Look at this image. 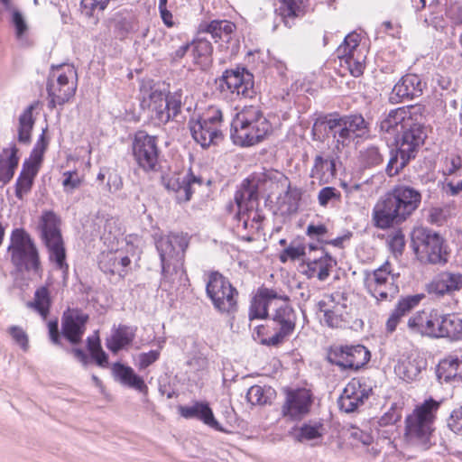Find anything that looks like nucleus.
Masks as SVG:
<instances>
[{"mask_svg": "<svg viewBox=\"0 0 462 462\" xmlns=\"http://www.w3.org/2000/svg\"><path fill=\"white\" fill-rule=\"evenodd\" d=\"M162 185L169 191L175 194L176 200L179 203L188 202L190 200L193 190V185H202V179L195 176L191 170L185 175L174 174L171 177L162 179Z\"/></svg>", "mask_w": 462, "mask_h": 462, "instance_id": "a211bd4d", "label": "nucleus"}, {"mask_svg": "<svg viewBox=\"0 0 462 462\" xmlns=\"http://www.w3.org/2000/svg\"><path fill=\"white\" fill-rule=\"evenodd\" d=\"M46 131H47V128L42 130V133L39 136V138L31 152V155H30L31 158H33L40 162L43 161V155H44V152L47 150L48 144H49V141L45 135Z\"/></svg>", "mask_w": 462, "mask_h": 462, "instance_id": "680f3d73", "label": "nucleus"}, {"mask_svg": "<svg viewBox=\"0 0 462 462\" xmlns=\"http://www.w3.org/2000/svg\"><path fill=\"white\" fill-rule=\"evenodd\" d=\"M371 357L369 350L363 345L332 346L328 351V361L342 370H358L366 365Z\"/></svg>", "mask_w": 462, "mask_h": 462, "instance_id": "9b49d317", "label": "nucleus"}, {"mask_svg": "<svg viewBox=\"0 0 462 462\" xmlns=\"http://www.w3.org/2000/svg\"><path fill=\"white\" fill-rule=\"evenodd\" d=\"M269 122V120L263 116V111L254 106H245L244 109L236 115V117L233 120L231 126H238L241 125H259L260 122Z\"/></svg>", "mask_w": 462, "mask_h": 462, "instance_id": "c03bdc74", "label": "nucleus"}, {"mask_svg": "<svg viewBox=\"0 0 462 462\" xmlns=\"http://www.w3.org/2000/svg\"><path fill=\"white\" fill-rule=\"evenodd\" d=\"M423 110L424 107L420 106L409 107V117L403 123L401 136L396 141L406 158L414 160L427 138Z\"/></svg>", "mask_w": 462, "mask_h": 462, "instance_id": "423d86ee", "label": "nucleus"}, {"mask_svg": "<svg viewBox=\"0 0 462 462\" xmlns=\"http://www.w3.org/2000/svg\"><path fill=\"white\" fill-rule=\"evenodd\" d=\"M342 128L339 131L338 144L347 146L354 139L363 138L368 132V123L361 114L341 116Z\"/></svg>", "mask_w": 462, "mask_h": 462, "instance_id": "aec40b11", "label": "nucleus"}, {"mask_svg": "<svg viewBox=\"0 0 462 462\" xmlns=\"http://www.w3.org/2000/svg\"><path fill=\"white\" fill-rule=\"evenodd\" d=\"M235 28V23L226 20H213L210 23H201L199 26L200 34H210L216 42H228Z\"/></svg>", "mask_w": 462, "mask_h": 462, "instance_id": "2f4dec72", "label": "nucleus"}, {"mask_svg": "<svg viewBox=\"0 0 462 462\" xmlns=\"http://www.w3.org/2000/svg\"><path fill=\"white\" fill-rule=\"evenodd\" d=\"M320 250L321 255L311 257V260H315L317 263L315 265L319 271L317 273L318 280L323 282L330 275L331 269L337 265V261L326 252L324 247H320Z\"/></svg>", "mask_w": 462, "mask_h": 462, "instance_id": "de8ad7c7", "label": "nucleus"}, {"mask_svg": "<svg viewBox=\"0 0 462 462\" xmlns=\"http://www.w3.org/2000/svg\"><path fill=\"white\" fill-rule=\"evenodd\" d=\"M281 303H275V308L268 319L272 322L273 335L267 337L269 326L260 325L254 328V334L263 346L279 347L281 346L295 331L297 314L290 304V297L282 295L279 299Z\"/></svg>", "mask_w": 462, "mask_h": 462, "instance_id": "f03ea898", "label": "nucleus"}, {"mask_svg": "<svg viewBox=\"0 0 462 462\" xmlns=\"http://www.w3.org/2000/svg\"><path fill=\"white\" fill-rule=\"evenodd\" d=\"M7 252L17 273H32L40 278L42 276L43 268L38 248L25 229L14 228L12 231Z\"/></svg>", "mask_w": 462, "mask_h": 462, "instance_id": "7ed1b4c3", "label": "nucleus"}, {"mask_svg": "<svg viewBox=\"0 0 462 462\" xmlns=\"http://www.w3.org/2000/svg\"><path fill=\"white\" fill-rule=\"evenodd\" d=\"M305 246L304 245H297L294 246L293 245H290L288 247H286L282 254H280V261L282 263H286L288 259L291 260H297L301 256L305 255Z\"/></svg>", "mask_w": 462, "mask_h": 462, "instance_id": "e2e57ef3", "label": "nucleus"}, {"mask_svg": "<svg viewBox=\"0 0 462 462\" xmlns=\"http://www.w3.org/2000/svg\"><path fill=\"white\" fill-rule=\"evenodd\" d=\"M42 162L37 161L33 158L26 159L22 167V171L19 175L27 176L32 180L37 176L41 164Z\"/></svg>", "mask_w": 462, "mask_h": 462, "instance_id": "69168bd1", "label": "nucleus"}, {"mask_svg": "<svg viewBox=\"0 0 462 462\" xmlns=\"http://www.w3.org/2000/svg\"><path fill=\"white\" fill-rule=\"evenodd\" d=\"M282 414L291 420H300L309 414L313 403V394L306 388L286 389Z\"/></svg>", "mask_w": 462, "mask_h": 462, "instance_id": "ddd939ff", "label": "nucleus"}, {"mask_svg": "<svg viewBox=\"0 0 462 462\" xmlns=\"http://www.w3.org/2000/svg\"><path fill=\"white\" fill-rule=\"evenodd\" d=\"M274 391L271 387L258 384L251 386L246 393V400L252 405H265L271 403Z\"/></svg>", "mask_w": 462, "mask_h": 462, "instance_id": "49530a36", "label": "nucleus"}, {"mask_svg": "<svg viewBox=\"0 0 462 462\" xmlns=\"http://www.w3.org/2000/svg\"><path fill=\"white\" fill-rule=\"evenodd\" d=\"M47 93L49 97L48 107L53 109L57 105L63 106L67 103L74 95L76 91L75 86L61 87L55 85V83L49 79L47 82Z\"/></svg>", "mask_w": 462, "mask_h": 462, "instance_id": "4c0bfd02", "label": "nucleus"}, {"mask_svg": "<svg viewBox=\"0 0 462 462\" xmlns=\"http://www.w3.org/2000/svg\"><path fill=\"white\" fill-rule=\"evenodd\" d=\"M60 220L53 211H45L41 217L40 229L43 243L61 239Z\"/></svg>", "mask_w": 462, "mask_h": 462, "instance_id": "f704fd0d", "label": "nucleus"}, {"mask_svg": "<svg viewBox=\"0 0 462 462\" xmlns=\"http://www.w3.org/2000/svg\"><path fill=\"white\" fill-rule=\"evenodd\" d=\"M319 310L324 312V321L330 328H339L342 325V308L334 305L332 309L323 310V306L326 305L324 301H319Z\"/></svg>", "mask_w": 462, "mask_h": 462, "instance_id": "864d4df0", "label": "nucleus"}, {"mask_svg": "<svg viewBox=\"0 0 462 462\" xmlns=\"http://www.w3.org/2000/svg\"><path fill=\"white\" fill-rule=\"evenodd\" d=\"M422 194L420 189L405 183L393 185L375 204L373 222L385 230L404 223L420 208Z\"/></svg>", "mask_w": 462, "mask_h": 462, "instance_id": "f257e3e1", "label": "nucleus"}, {"mask_svg": "<svg viewBox=\"0 0 462 462\" xmlns=\"http://www.w3.org/2000/svg\"><path fill=\"white\" fill-rule=\"evenodd\" d=\"M33 183H34V180H32L27 176L19 175V177L16 180V183H15L16 198L20 200H23V196L25 194H28L31 191V189L33 186Z\"/></svg>", "mask_w": 462, "mask_h": 462, "instance_id": "052dcab7", "label": "nucleus"}, {"mask_svg": "<svg viewBox=\"0 0 462 462\" xmlns=\"http://www.w3.org/2000/svg\"><path fill=\"white\" fill-rule=\"evenodd\" d=\"M427 361L421 357L406 358L398 362L394 371L405 382L419 380L423 370L426 369Z\"/></svg>", "mask_w": 462, "mask_h": 462, "instance_id": "7c9ffc66", "label": "nucleus"}, {"mask_svg": "<svg viewBox=\"0 0 462 462\" xmlns=\"http://www.w3.org/2000/svg\"><path fill=\"white\" fill-rule=\"evenodd\" d=\"M260 189L262 188L252 180L251 176L243 180L234 197L238 211L254 209V204L258 203Z\"/></svg>", "mask_w": 462, "mask_h": 462, "instance_id": "393cba45", "label": "nucleus"}, {"mask_svg": "<svg viewBox=\"0 0 462 462\" xmlns=\"http://www.w3.org/2000/svg\"><path fill=\"white\" fill-rule=\"evenodd\" d=\"M427 82L421 75L407 73L393 86L390 95V102L397 104L404 100H412L422 96Z\"/></svg>", "mask_w": 462, "mask_h": 462, "instance_id": "2eb2a0df", "label": "nucleus"}, {"mask_svg": "<svg viewBox=\"0 0 462 462\" xmlns=\"http://www.w3.org/2000/svg\"><path fill=\"white\" fill-rule=\"evenodd\" d=\"M112 374L115 380L118 381L123 385L137 390L143 393L148 391V387L143 379L127 365L121 362L114 363L112 365Z\"/></svg>", "mask_w": 462, "mask_h": 462, "instance_id": "bb28decb", "label": "nucleus"}, {"mask_svg": "<svg viewBox=\"0 0 462 462\" xmlns=\"http://www.w3.org/2000/svg\"><path fill=\"white\" fill-rule=\"evenodd\" d=\"M439 318V310H420L409 318L407 328L411 334L437 337Z\"/></svg>", "mask_w": 462, "mask_h": 462, "instance_id": "6ab92c4d", "label": "nucleus"}, {"mask_svg": "<svg viewBox=\"0 0 462 462\" xmlns=\"http://www.w3.org/2000/svg\"><path fill=\"white\" fill-rule=\"evenodd\" d=\"M440 403L433 398L425 400L405 420V435L411 440L423 445L428 448V444L433 432L435 414Z\"/></svg>", "mask_w": 462, "mask_h": 462, "instance_id": "39448f33", "label": "nucleus"}, {"mask_svg": "<svg viewBox=\"0 0 462 462\" xmlns=\"http://www.w3.org/2000/svg\"><path fill=\"white\" fill-rule=\"evenodd\" d=\"M168 92L169 91L164 84H154L151 87L149 94V99L151 102L150 106H152V110L155 111L156 116H158V109H163Z\"/></svg>", "mask_w": 462, "mask_h": 462, "instance_id": "603ef678", "label": "nucleus"}, {"mask_svg": "<svg viewBox=\"0 0 462 462\" xmlns=\"http://www.w3.org/2000/svg\"><path fill=\"white\" fill-rule=\"evenodd\" d=\"M137 331L136 327L119 324L117 328H113L110 338L106 339V347L114 354L130 346Z\"/></svg>", "mask_w": 462, "mask_h": 462, "instance_id": "c756f323", "label": "nucleus"}, {"mask_svg": "<svg viewBox=\"0 0 462 462\" xmlns=\"http://www.w3.org/2000/svg\"><path fill=\"white\" fill-rule=\"evenodd\" d=\"M413 160L412 158H406V155L402 154L399 146L396 149L391 150V156L386 165L385 171L388 176L393 177L403 170L409 162Z\"/></svg>", "mask_w": 462, "mask_h": 462, "instance_id": "09e8293b", "label": "nucleus"}, {"mask_svg": "<svg viewBox=\"0 0 462 462\" xmlns=\"http://www.w3.org/2000/svg\"><path fill=\"white\" fill-rule=\"evenodd\" d=\"M341 116L338 113H332L319 116L312 125L311 135L314 141L324 142L332 136L339 146V131L342 128Z\"/></svg>", "mask_w": 462, "mask_h": 462, "instance_id": "412c9836", "label": "nucleus"}, {"mask_svg": "<svg viewBox=\"0 0 462 462\" xmlns=\"http://www.w3.org/2000/svg\"><path fill=\"white\" fill-rule=\"evenodd\" d=\"M281 296L273 289L260 287L251 300L249 319H268L271 315L268 311L269 307L273 305V300H279Z\"/></svg>", "mask_w": 462, "mask_h": 462, "instance_id": "4be33fe9", "label": "nucleus"}, {"mask_svg": "<svg viewBox=\"0 0 462 462\" xmlns=\"http://www.w3.org/2000/svg\"><path fill=\"white\" fill-rule=\"evenodd\" d=\"M112 374L115 380L118 381L123 385L137 390L143 393L148 391V387L143 379L127 365L121 362L114 363L112 365Z\"/></svg>", "mask_w": 462, "mask_h": 462, "instance_id": "cd10ccee", "label": "nucleus"}, {"mask_svg": "<svg viewBox=\"0 0 462 462\" xmlns=\"http://www.w3.org/2000/svg\"><path fill=\"white\" fill-rule=\"evenodd\" d=\"M409 117V108L398 107L392 109L388 114H384L377 123L379 131L382 134H393L397 132V127L401 125V128Z\"/></svg>", "mask_w": 462, "mask_h": 462, "instance_id": "72a5a7b5", "label": "nucleus"}, {"mask_svg": "<svg viewBox=\"0 0 462 462\" xmlns=\"http://www.w3.org/2000/svg\"><path fill=\"white\" fill-rule=\"evenodd\" d=\"M155 245L161 260L162 280L166 281L171 265L174 271L182 265L189 239L181 234H171L160 237Z\"/></svg>", "mask_w": 462, "mask_h": 462, "instance_id": "6e6552de", "label": "nucleus"}, {"mask_svg": "<svg viewBox=\"0 0 462 462\" xmlns=\"http://www.w3.org/2000/svg\"><path fill=\"white\" fill-rule=\"evenodd\" d=\"M182 91L179 89L175 92H168L165 98L163 109H158L157 119L163 124L168 123L171 119H175L180 113L182 105Z\"/></svg>", "mask_w": 462, "mask_h": 462, "instance_id": "e433bc0d", "label": "nucleus"}, {"mask_svg": "<svg viewBox=\"0 0 462 462\" xmlns=\"http://www.w3.org/2000/svg\"><path fill=\"white\" fill-rule=\"evenodd\" d=\"M323 424L320 422L304 423L295 434V439L299 442L313 440L322 437Z\"/></svg>", "mask_w": 462, "mask_h": 462, "instance_id": "3c124183", "label": "nucleus"}, {"mask_svg": "<svg viewBox=\"0 0 462 462\" xmlns=\"http://www.w3.org/2000/svg\"><path fill=\"white\" fill-rule=\"evenodd\" d=\"M238 225L237 227H242L244 230H248L249 233L254 235L261 229V224L264 217L258 211L250 209L249 211H238L236 216Z\"/></svg>", "mask_w": 462, "mask_h": 462, "instance_id": "37998d69", "label": "nucleus"}, {"mask_svg": "<svg viewBox=\"0 0 462 462\" xmlns=\"http://www.w3.org/2000/svg\"><path fill=\"white\" fill-rule=\"evenodd\" d=\"M52 304L51 291L47 285L41 286L34 292L33 300L27 302V307L34 310L44 319L48 317Z\"/></svg>", "mask_w": 462, "mask_h": 462, "instance_id": "a19ab883", "label": "nucleus"}, {"mask_svg": "<svg viewBox=\"0 0 462 462\" xmlns=\"http://www.w3.org/2000/svg\"><path fill=\"white\" fill-rule=\"evenodd\" d=\"M438 337L462 338V318L455 313H440L438 324Z\"/></svg>", "mask_w": 462, "mask_h": 462, "instance_id": "473e14b6", "label": "nucleus"}, {"mask_svg": "<svg viewBox=\"0 0 462 462\" xmlns=\"http://www.w3.org/2000/svg\"><path fill=\"white\" fill-rule=\"evenodd\" d=\"M341 66H346L353 77L358 78L364 73L365 57L360 53H350L346 56L337 57Z\"/></svg>", "mask_w": 462, "mask_h": 462, "instance_id": "8fccbe9b", "label": "nucleus"}, {"mask_svg": "<svg viewBox=\"0 0 462 462\" xmlns=\"http://www.w3.org/2000/svg\"><path fill=\"white\" fill-rule=\"evenodd\" d=\"M35 105L32 104L26 107L23 114L19 116L18 136L17 140L20 143L30 144L32 141V131L35 123L32 112Z\"/></svg>", "mask_w": 462, "mask_h": 462, "instance_id": "79ce46f5", "label": "nucleus"}, {"mask_svg": "<svg viewBox=\"0 0 462 462\" xmlns=\"http://www.w3.org/2000/svg\"><path fill=\"white\" fill-rule=\"evenodd\" d=\"M462 362L457 357H448L439 362L436 369V374L440 382L451 383L460 381V366Z\"/></svg>", "mask_w": 462, "mask_h": 462, "instance_id": "c9c22d12", "label": "nucleus"}, {"mask_svg": "<svg viewBox=\"0 0 462 462\" xmlns=\"http://www.w3.org/2000/svg\"><path fill=\"white\" fill-rule=\"evenodd\" d=\"M365 376L352 378L344 388L338 399V405L346 413L356 411L363 405L373 392L372 386L367 383Z\"/></svg>", "mask_w": 462, "mask_h": 462, "instance_id": "4468645a", "label": "nucleus"}, {"mask_svg": "<svg viewBox=\"0 0 462 462\" xmlns=\"http://www.w3.org/2000/svg\"><path fill=\"white\" fill-rule=\"evenodd\" d=\"M110 261H114V268H106L105 263H101V270L106 273L118 274L121 277H125L126 274L125 268L131 263L130 258L126 255L119 258L116 254H111Z\"/></svg>", "mask_w": 462, "mask_h": 462, "instance_id": "6e6d98bb", "label": "nucleus"}, {"mask_svg": "<svg viewBox=\"0 0 462 462\" xmlns=\"http://www.w3.org/2000/svg\"><path fill=\"white\" fill-rule=\"evenodd\" d=\"M192 49V55L196 64H208L210 61L213 53V46L210 41L205 36L200 34L199 29L196 38L190 42Z\"/></svg>", "mask_w": 462, "mask_h": 462, "instance_id": "58836bf2", "label": "nucleus"}, {"mask_svg": "<svg viewBox=\"0 0 462 462\" xmlns=\"http://www.w3.org/2000/svg\"><path fill=\"white\" fill-rule=\"evenodd\" d=\"M272 132L270 122H260L259 125H241L231 126L230 137L234 144L241 147H250L263 142Z\"/></svg>", "mask_w": 462, "mask_h": 462, "instance_id": "dca6fc26", "label": "nucleus"}, {"mask_svg": "<svg viewBox=\"0 0 462 462\" xmlns=\"http://www.w3.org/2000/svg\"><path fill=\"white\" fill-rule=\"evenodd\" d=\"M411 245L417 258L423 263L445 264L448 261L444 238L432 229L416 228L412 233Z\"/></svg>", "mask_w": 462, "mask_h": 462, "instance_id": "20e7f679", "label": "nucleus"}, {"mask_svg": "<svg viewBox=\"0 0 462 462\" xmlns=\"http://www.w3.org/2000/svg\"><path fill=\"white\" fill-rule=\"evenodd\" d=\"M8 330L15 343L18 344L23 350L26 351L29 347V339L26 332L19 326H11Z\"/></svg>", "mask_w": 462, "mask_h": 462, "instance_id": "0e129e2a", "label": "nucleus"}, {"mask_svg": "<svg viewBox=\"0 0 462 462\" xmlns=\"http://www.w3.org/2000/svg\"><path fill=\"white\" fill-rule=\"evenodd\" d=\"M448 429L456 434H462V406L455 409L448 418Z\"/></svg>", "mask_w": 462, "mask_h": 462, "instance_id": "338daca9", "label": "nucleus"}, {"mask_svg": "<svg viewBox=\"0 0 462 462\" xmlns=\"http://www.w3.org/2000/svg\"><path fill=\"white\" fill-rule=\"evenodd\" d=\"M424 298L423 293L401 297L386 321L387 333H393L402 319L418 307Z\"/></svg>", "mask_w": 462, "mask_h": 462, "instance_id": "5701e85b", "label": "nucleus"}, {"mask_svg": "<svg viewBox=\"0 0 462 462\" xmlns=\"http://www.w3.org/2000/svg\"><path fill=\"white\" fill-rule=\"evenodd\" d=\"M8 151H10V154L6 161L0 158V182H2V185L7 184L13 179L19 163V150L16 145L13 144L10 150L3 149V153L7 154Z\"/></svg>", "mask_w": 462, "mask_h": 462, "instance_id": "ea45409f", "label": "nucleus"}, {"mask_svg": "<svg viewBox=\"0 0 462 462\" xmlns=\"http://www.w3.org/2000/svg\"><path fill=\"white\" fill-rule=\"evenodd\" d=\"M44 245L49 250L50 260L56 264L58 269L66 273L69 266L66 263V251L62 238L46 242Z\"/></svg>", "mask_w": 462, "mask_h": 462, "instance_id": "a18cd8bd", "label": "nucleus"}, {"mask_svg": "<svg viewBox=\"0 0 462 462\" xmlns=\"http://www.w3.org/2000/svg\"><path fill=\"white\" fill-rule=\"evenodd\" d=\"M361 41L359 33L355 32L348 33L341 45L337 49V56H346L350 53H357V48Z\"/></svg>", "mask_w": 462, "mask_h": 462, "instance_id": "5fc2aeb1", "label": "nucleus"}, {"mask_svg": "<svg viewBox=\"0 0 462 462\" xmlns=\"http://www.w3.org/2000/svg\"><path fill=\"white\" fill-rule=\"evenodd\" d=\"M389 274L390 262L388 261L372 272H365V287L377 301H392L400 291L399 285H394L393 282H389L386 290L383 289V285L390 282Z\"/></svg>", "mask_w": 462, "mask_h": 462, "instance_id": "f8f14e48", "label": "nucleus"}, {"mask_svg": "<svg viewBox=\"0 0 462 462\" xmlns=\"http://www.w3.org/2000/svg\"><path fill=\"white\" fill-rule=\"evenodd\" d=\"M132 154L134 162L144 172H157L161 169V149L158 138L145 131H137L132 142Z\"/></svg>", "mask_w": 462, "mask_h": 462, "instance_id": "1a4fd4ad", "label": "nucleus"}, {"mask_svg": "<svg viewBox=\"0 0 462 462\" xmlns=\"http://www.w3.org/2000/svg\"><path fill=\"white\" fill-rule=\"evenodd\" d=\"M216 83L221 92L229 91L245 98H253L256 94L254 75L245 67L226 69Z\"/></svg>", "mask_w": 462, "mask_h": 462, "instance_id": "9d476101", "label": "nucleus"}, {"mask_svg": "<svg viewBox=\"0 0 462 462\" xmlns=\"http://www.w3.org/2000/svg\"><path fill=\"white\" fill-rule=\"evenodd\" d=\"M189 130L193 139L203 148L217 144L223 139L220 130L201 118L196 122H189Z\"/></svg>", "mask_w": 462, "mask_h": 462, "instance_id": "b1692460", "label": "nucleus"}, {"mask_svg": "<svg viewBox=\"0 0 462 462\" xmlns=\"http://www.w3.org/2000/svg\"><path fill=\"white\" fill-rule=\"evenodd\" d=\"M362 161L365 167H375L383 162V156L376 146H370L362 152Z\"/></svg>", "mask_w": 462, "mask_h": 462, "instance_id": "4d7b16f0", "label": "nucleus"}, {"mask_svg": "<svg viewBox=\"0 0 462 462\" xmlns=\"http://www.w3.org/2000/svg\"><path fill=\"white\" fill-rule=\"evenodd\" d=\"M206 294L216 310L223 314H234L238 310L239 292L230 281L217 271L208 274Z\"/></svg>", "mask_w": 462, "mask_h": 462, "instance_id": "0eeeda50", "label": "nucleus"}, {"mask_svg": "<svg viewBox=\"0 0 462 462\" xmlns=\"http://www.w3.org/2000/svg\"><path fill=\"white\" fill-rule=\"evenodd\" d=\"M430 292L439 296L462 290V273L442 272L430 284Z\"/></svg>", "mask_w": 462, "mask_h": 462, "instance_id": "c85d7f7f", "label": "nucleus"}, {"mask_svg": "<svg viewBox=\"0 0 462 462\" xmlns=\"http://www.w3.org/2000/svg\"><path fill=\"white\" fill-rule=\"evenodd\" d=\"M341 193L334 187H324L318 194V201L321 207L326 208L329 202L336 200L340 201Z\"/></svg>", "mask_w": 462, "mask_h": 462, "instance_id": "13d9d810", "label": "nucleus"}, {"mask_svg": "<svg viewBox=\"0 0 462 462\" xmlns=\"http://www.w3.org/2000/svg\"><path fill=\"white\" fill-rule=\"evenodd\" d=\"M81 184V179L77 171H66L64 172V180L62 185L66 192H72L78 189Z\"/></svg>", "mask_w": 462, "mask_h": 462, "instance_id": "774afa93", "label": "nucleus"}, {"mask_svg": "<svg viewBox=\"0 0 462 462\" xmlns=\"http://www.w3.org/2000/svg\"><path fill=\"white\" fill-rule=\"evenodd\" d=\"M179 411L185 419H198L217 431H225L215 419L208 402H196L192 406H180Z\"/></svg>", "mask_w": 462, "mask_h": 462, "instance_id": "a878e982", "label": "nucleus"}, {"mask_svg": "<svg viewBox=\"0 0 462 462\" xmlns=\"http://www.w3.org/2000/svg\"><path fill=\"white\" fill-rule=\"evenodd\" d=\"M252 180H254L261 188L264 186V184L268 181L273 182L278 180V177H282V174L277 171L273 170H263L260 172H254L252 175Z\"/></svg>", "mask_w": 462, "mask_h": 462, "instance_id": "bf43d9fd", "label": "nucleus"}, {"mask_svg": "<svg viewBox=\"0 0 462 462\" xmlns=\"http://www.w3.org/2000/svg\"><path fill=\"white\" fill-rule=\"evenodd\" d=\"M89 319L88 314L79 309H68L61 318V334L72 345L81 342Z\"/></svg>", "mask_w": 462, "mask_h": 462, "instance_id": "f3484780", "label": "nucleus"}]
</instances>
